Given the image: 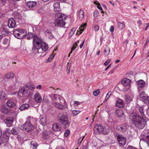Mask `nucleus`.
Masks as SVG:
<instances>
[{"label":"nucleus","instance_id":"f257e3e1","mask_svg":"<svg viewBox=\"0 0 149 149\" xmlns=\"http://www.w3.org/2000/svg\"><path fill=\"white\" fill-rule=\"evenodd\" d=\"M138 111L139 114L135 112H132L130 114V118L136 127L141 129L146 125V122L145 119L146 117L145 113L146 108L143 106H140L138 108Z\"/></svg>","mask_w":149,"mask_h":149},{"label":"nucleus","instance_id":"f03ea898","mask_svg":"<svg viewBox=\"0 0 149 149\" xmlns=\"http://www.w3.org/2000/svg\"><path fill=\"white\" fill-rule=\"evenodd\" d=\"M33 44L32 51H37L39 53L45 52L48 48L47 45L43 42L41 38L36 34L34 35Z\"/></svg>","mask_w":149,"mask_h":149},{"label":"nucleus","instance_id":"7ed1b4c3","mask_svg":"<svg viewBox=\"0 0 149 149\" xmlns=\"http://www.w3.org/2000/svg\"><path fill=\"white\" fill-rule=\"evenodd\" d=\"M35 88V86L33 85L26 84L25 86L22 87L19 90V93L22 94L23 96H28L31 93L30 90H33Z\"/></svg>","mask_w":149,"mask_h":149},{"label":"nucleus","instance_id":"20e7f679","mask_svg":"<svg viewBox=\"0 0 149 149\" xmlns=\"http://www.w3.org/2000/svg\"><path fill=\"white\" fill-rule=\"evenodd\" d=\"M58 121L66 128L69 126L70 122L67 115L63 113H59L58 115Z\"/></svg>","mask_w":149,"mask_h":149},{"label":"nucleus","instance_id":"39448f33","mask_svg":"<svg viewBox=\"0 0 149 149\" xmlns=\"http://www.w3.org/2000/svg\"><path fill=\"white\" fill-rule=\"evenodd\" d=\"M26 33V31L25 29H17L14 30L13 32V34L15 37L18 39L23 38Z\"/></svg>","mask_w":149,"mask_h":149},{"label":"nucleus","instance_id":"423d86ee","mask_svg":"<svg viewBox=\"0 0 149 149\" xmlns=\"http://www.w3.org/2000/svg\"><path fill=\"white\" fill-rule=\"evenodd\" d=\"M20 129L26 132H28L33 129V126L31 122L26 121L25 123L21 126Z\"/></svg>","mask_w":149,"mask_h":149},{"label":"nucleus","instance_id":"0eeeda50","mask_svg":"<svg viewBox=\"0 0 149 149\" xmlns=\"http://www.w3.org/2000/svg\"><path fill=\"white\" fill-rule=\"evenodd\" d=\"M139 97L140 100L144 104H147L149 102V96L144 92L140 93Z\"/></svg>","mask_w":149,"mask_h":149},{"label":"nucleus","instance_id":"6e6552de","mask_svg":"<svg viewBox=\"0 0 149 149\" xmlns=\"http://www.w3.org/2000/svg\"><path fill=\"white\" fill-rule=\"evenodd\" d=\"M104 127L100 124H97L94 126V132L95 134H99L104 131Z\"/></svg>","mask_w":149,"mask_h":149},{"label":"nucleus","instance_id":"1a4fd4ad","mask_svg":"<svg viewBox=\"0 0 149 149\" xmlns=\"http://www.w3.org/2000/svg\"><path fill=\"white\" fill-rule=\"evenodd\" d=\"M116 136L119 144L122 146H124L126 143V138L122 135L118 134H116Z\"/></svg>","mask_w":149,"mask_h":149},{"label":"nucleus","instance_id":"9d476101","mask_svg":"<svg viewBox=\"0 0 149 149\" xmlns=\"http://www.w3.org/2000/svg\"><path fill=\"white\" fill-rule=\"evenodd\" d=\"M128 127V125L127 124H123L118 125L116 129L119 132L122 133H124L127 131Z\"/></svg>","mask_w":149,"mask_h":149},{"label":"nucleus","instance_id":"9b49d317","mask_svg":"<svg viewBox=\"0 0 149 149\" xmlns=\"http://www.w3.org/2000/svg\"><path fill=\"white\" fill-rule=\"evenodd\" d=\"M14 120V117L11 116L7 117L4 119V121L6 123L7 126L8 127L12 126L13 122Z\"/></svg>","mask_w":149,"mask_h":149},{"label":"nucleus","instance_id":"f8f14e48","mask_svg":"<svg viewBox=\"0 0 149 149\" xmlns=\"http://www.w3.org/2000/svg\"><path fill=\"white\" fill-rule=\"evenodd\" d=\"M115 115L116 116L119 118H122V120L125 119V115L124 114L123 110L119 109L115 111Z\"/></svg>","mask_w":149,"mask_h":149},{"label":"nucleus","instance_id":"ddd939ff","mask_svg":"<svg viewBox=\"0 0 149 149\" xmlns=\"http://www.w3.org/2000/svg\"><path fill=\"white\" fill-rule=\"evenodd\" d=\"M64 20L62 19H56L54 20V24L55 26H63L65 24Z\"/></svg>","mask_w":149,"mask_h":149},{"label":"nucleus","instance_id":"4468645a","mask_svg":"<svg viewBox=\"0 0 149 149\" xmlns=\"http://www.w3.org/2000/svg\"><path fill=\"white\" fill-rule=\"evenodd\" d=\"M16 23L15 20L13 18H9L8 21V26L9 28H13L15 27Z\"/></svg>","mask_w":149,"mask_h":149},{"label":"nucleus","instance_id":"2eb2a0df","mask_svg":"<svg viewBox=\"0 0 149 149\" xmlns=\"http://www.w3.org/2000/svg\"><path fill=\"white\" fill-rule=\"evenodd\" d=\"M34 99L35 102L37 103H40L42 101L41 96L38 93H37L35 94Z\"/></svg>","mask_w":149,"mask_h":149},{"label":"nucleus","instance_id":"dca6fc26","mask_svg":"<svg viewBox=\"0 0 149 149\" xmlns=\"http://www.w3.org/2000/svg\"><path fill=\"white\" fill-rule=\"evenodd\" d=\"M131 80L128 78H125L121 81V84L124 86H128L131 83Z\"/></svg>","mask_w":149,"mask_h":149},{"label":"nucleus","instance_id":"f3484780","mask_svg":"<svg viewBox=\"0 0 149 149\" xmlns=\"http://www.w3.org/2000/svg\"><path fill=\"white\" fill-rule=\"evenodd\" d=\"M52 129L55 131H59L61 129V126L58 123H55L52 126Z\"/></svg>","mask_w":149,"mask_h":149},{"label":"nucleus","instance_id":"a211bd4d","mask_svg":"<svg viewBox=\"0 0 149 149\" xmlns=\"http://www.w3.org/2000/svg\"><path fill=\"white\" fill-rule=\"evenodd\" d=\"M55 17L61 19V20H65L67 16L64 14L60 13H57L55 15Z\"/></svg>","mask_w":149,"mask_h":149},{"label":"nucleus","instance_id":"6ab92c4d","mask_svg":"<svg viewBox=\"0 0 149 149\" xmlns=\"http://www.w3.org/2000/svg\"><path fill=\"white\" fill-rule=\"evenodd\" d=\"M115 106L120 108H122L123 107V104L122 100L119 99L116 101Z\"/></svg>","mask_w":149,"mask_h":149},{"label":"nucleus","instance_id":"aec40b11","mask_svg":"<svg viewBox=\"0 0 149 149\" xmlns=\"http://www.w3.org/2000/svg\"><path fill=\"white\" fill-rule=\"evenodd\" d=\"M54 9L56 11H59L61 10L60 7V3L58 2H56L53 5Z\"/></svg>","mask_w":149,"mask_h":149},{"label":"nucleus","instance_id":"412c9836","mask_svg":"<svg viewBox=\"0 0 149 149\" xmlns=\"http://www.w3.org/2000/svg\"><path fill=\"white\" fill-rule=\"evenodd\" d=\"M37 2L33 1H29L27 2V5L29 8L34 7L37 4Z\"/></svg>","mask_w":149,"mask_h":149},{"label":"nucleus","instance_id":"4be33fe9","mask_svg":"<svg viewBox=\"0 0 149 149\" xmlns=\"http://www.w3.org/2000/svg\"><path fill=\"white\" fill-rule=\"evenodd\" d=\"M77 15L80 20L82 19L84 16V13L83 10L81 9L80 11L77 12Z\"/></svg>","mask_w":149,"mask_h":149},{"label":"nucleus","instance_id":"5701e85b","mask_svg":"<svg viewBox=\"0 0 149 149\" xmlns=\"http://www.w3.org/2000/svg\"><path fill=\"white\" fill-rule=\"evenodd\" d=\"M137 84L141 88H142L145 85L146 83L143 80H140L137 81Z\"/></svg>","mask_w":149,"mask_h":149},{"label":"nucleus","instance_id":"b1692460","mask_svg":"<svg viewBox=\"0 0 149 149\" xmlns=\"http://www.w3.org/2000/svg\"><path fill=\"white\" fill-rule=\"evenodd\" d=\"M8 107L10 108H13L15 105V104L11 100H8L6 103Z\"/></svg>","mask_w":149,"mask_h":149},{"label":"nucleus","instance_id":"393cba45","mask_svg":"<svg viewBox=\"0 0 149 149\" xmlns=\"http://www.w3.org/2000/svg\"><path fill=\"white\" fill-rule=\"evenodd\" d=\"M143 140L147 143L149 147V132L147 133V134L144 136Z\"/></svg>","mask_w":149,"mask_h":149},{"label":"nucleus","instance_id":"a878e982","mask_svg":"<svg viewBox=\"0 0 149 149\" xmlns=\"http://www.w3.org/2000/svg\"><path fill=\"white\" fill-rule=\"evenodd\" d=\"M29 104H24L20 107L19 109L22 111L28 109L29 108Z\"/></svg>","mask_w":149,"mask_h":149},{"label":"nucleus","instance_id":"bb28decb","mask_svg":"<svg viewBox=\"0 0 149 149\" xmlns=\"http://www.w3.org/2000/svg\"><path fill=\"white\" fill-rule=\"evenodd\" d=\"M7 133H8V132H3V136L5 138V139H3V142L5 143H7L9 140V137L7 135Z\"/></svg>","mask_w":149,"mask_h":149},{"label":"nucleus","instance_id":"cd10ccee","mask_svg":"<svg viewBox=\"0 0 149 149\" xmlns=\"http://www.w3.org/2000/svg\"><path fill=\"white\" fill-rule=\"evenodd\" d=\"M118 26V28L120 30H122L125 26V23L123 21L122 22L117 21Z\"/></svg>","mask_w":149,"mask_h":149},{"label":"nucleus","instance_id":"c85d7f7f","mask_svg":"<svg viewBox=\"0 0 149 149\" xmlns=\"http://www.w3.org/2000/svg\"><path fill=\"white\" fill-rule=\"evenodd\" d=\"M14 76L13 73H9L5 74L4 78L7 79H10L13 78Z\"/></svg>","mask_w":149,"mask_h":149},{"label":"nucleus","instance_id":"c756f323","mask_svg":"<svg viewBox=\"0 0 149 149\" xmlns=\"http://www.w3.org/2000/svg\"><path fill=\"white\" fill-rule=\"evenodd\" d=\"M11 132L12 134L13 135H17L19 133L18 129L15 127L13 128L11 130Z\"/></svg>","mask_w":149,"mask_h":149},{"label":"nucleus","instance_id":"7c9ffc66","mask_svg":"<svg viewBox=\"0 0 149 149\" xmlns=\"http://www.w3.org/2000/svg\"><path fill=\"white\" fill-rule=\"evenodd\" d=\"M86 26V24H84L81 25V29H80L79 28V31H77V34H81L82 32L84 31V28Z\"/></svg>","mask_w":149,"mask_h":149},{"label":"nucleus","instance_id":"2f4dec72","mask_svg":"<svg viewBox=\"0 0 149 149\" xmlns=\"http://www.w3.org/2000/svg\"><path fill=\"white\" fill-rule=\"evenodd\" d=\"M107 47L105 49L104 51V55L105 56L108 55L110 52V48L106 45Z\"/></svg>","mask_w":149,"mask_h":149},{"label":"nucleus","instance_id":"473e14b6","mask_svg":"<svg viewBox=\"0 0 149 149\" xmlns=\"http://www.w3.org/2000/svg\"><path fill=\"white\" fill-rule=\"evenodd\" d=\"M50 97L52 101L57 100L58 99H59V96L56 94L52 95V96H50Z\"/></svg>","mask_w":149,"mask_h":149},{"label":"nucleus","instance_id":"72a5a7b5","mask_svg":"<svg viewBox=\"0 0 149 149\" xmlns=\"http://www.w3.org/2000/svg\"><path fill=\"white\" fill-rule=\"evenodd\" d=\"M10 109L7 107H4L1 109V111L5 114H7L9 113Z\"/></svg>","mask_w":149,"mask_h":149},{"label":"nucleus","instance_id":"f704fd0d","mask_svg":"<svg viewBox=\"0 0 149 149\" xmlns=\"http://www.w3.org/2000/svg\"><path fill=\"white\" fill-rule=\"evenodd\" d=\"M125 98L127 103H129L132 100V98L129 95H125Z\"/></svg>","mask_w":149,"mask_h":149},{"label":"nucleus","instance_id":"c9c22d12","mask_svg":"<svg viewBox=\"0 0 149 149\" xmlns=\"http://www.w3.org/2000/svg\"><path fill=\"white\" fill-rule=\"evenodd\" d=\"M34 35L31 32H29L27 34V38L28 40H30L32 38H33Z\"/></svg>","mask_w":149,"mask_h":149},{"label":"nucleus","instance_id":"e433bc0d","mask_svg":"<svg viewBox=\"0 0 149 149\" xmlns=\"http://www.w3.org/2000/svg\"><path fill=\"white\" fill-rule=\"evenodd\" d=\"M54 106L57 108L62 109L63 108V106L58 103H55L54 104Z\"/></svg>","mask_w":149,"mask_h":149},{"label":"nucleus","instance_id":"4c0bfd02","mask_svg":"<svg viewBox=\"0 0 149 149\" xmlns=\"http://www.w3.org/2000/svg\"><path fill=\"white\" fill-rule=\"evenodd\" d=\"M39 122L42 125H45L46 123V121L45 118H40Z\"/></svg>","mask_w":149,"mask_h":149},{"label":"nucleus","instance_id":"58836bf2","mask_svg":"<svg viewBox=\"0 0 149 149\" xmlns=\"http://www.w3.org/2000/svg\"><path fill=\"white\" fill-rule=\"evenodd\" d=\"M43 137L44 139L46 140L49 137L47 133L46 132H42Z\"/></svg>","mask_w":149,"mask_h":149},{"label":"nucleus","instance_id":"ea45409f","mask_svg":"<svg viewBox=\"0 0 149 149\" xmlns=\"http://www.w3.org/2000/svg\"><path fill=\"white\" fill-rule=\"evenodd\" d=\"M31 145L33 146V148L36 149L37 146V143L34 141H32L31 143Z\"/></svg>","mask_w":149,"mask_h":149},{"label":"nucleus","instance_id":"a19ab883","mask_svg":"<svg viewBox=\"0 0 149 149\" xmlns=\"http://www.w3.org/2000/svg\"><path fill=\"white\" fill-rule=\"evenodd\" d=\"M10 32L8 31V30H7L6 29H3V31H2L1 32V33L4 35H7L8 34H9L10 33Z\"/></svg>","mask_w":149,"mask_h":149},{"label":"nucleus","instance_id":"79ce46f5","mask_svg":"<svg viewBox=\"0 0 149 149\" xmlns=\"http://www.w3.org/2000/svg\"><path fill=\"white\" fill-rule=\"evenodd\" d=\"M112 93V92L111 91L109 92L107 94L106 97L105 98V100L104 101H106L109 97L110 95H111Z\"/></svg>","mask_w":149,"mask_h":149},{"label":"nucleus","instance_id":"37998d69","mask_svg":"<svg viewBox=\"0 0 149 149\" xmlns=\"http://www.w3.org/2000/svg\"><path fill=\"white\" fill-rule=\"evenodd\" d=\"M80 112V111L74 110L72 111V113L73 116H75L78 114Z\"/></svg>","mask_w":149,"mask_h":149},{"label":"nucleus","instance_id":"c03bdc74","mask_svg":"<svg viewBox=\"0 0 149 149\" xmlns=\"http://www.w3.org/2000/svg\"><path fill=\"white\" fill-rule=\"evenodd\" d=\"M85 137L84 136H83L80 138L78 140V143L79 145H80V144L81 143V142L84 139Z\"/></svg>","mask_w":149,"mask_h":149},{"label":"nucleus","instance_id":"a18cd8bd","mask_svg":"<svg viewBox=\"0 0 149 149\" xmlns=\"http://www.w3.org/2000/svg\"><path fill=\"white\" fill-rule=\"evenodd\" d=\"M117 68V66H115L109 72L108 74H112L114 70Z\"/></svg>","mask_w":149,"mask_h":149},{"label":"nucleus","instance_id":"49530a36","mask_svg":"<svg viewBox=\"0 0 149 149\" xmlns=\"http://www.w3.org/2000/svg\"><path fill=\"white\" fill-rule=\"evenodd\" d=\"M100 92V90L99 89H97L93 91V93L94 95L97 96L98 94Z\"/></svg>","mask_w":149,"mask_h":149},{"label":"nucleus","instance_id":"de8ad7c7","mask_svg":"<svg viewBox=\"0 0 149 149\" xmlns=\"http://www.w3.org/2000/svg\"><path fill=\"white\" fill-rule=\"evenodd\" d=\"M78 46L77 42H75L73 45V46L72 47V51H73Z\"/></svg>","mask_w":149,"mask_h":149},{"label":"nucleus","instance_id":"09e8293b","mask_svg":"<svg viewBox=\"0 0 149 149\" xmlns=\"http://www.w3.org/2000/svg\"><path fill=\"white\" fill-rule=\"evenodd\" d=\"M70 131L69 130H67L65 131L64 133V135L65 137L68 136L69 134Z\"/></svg>","mask_w":149,"mask_h":149},{"label":"nucleus","instance_id":"8fccbe9b","mask_svg":"<svg viewBox=\"0 0 149 149\" xmlns=\"http://www.w3.org/2000/svg\"><path fill=\"white\" fill-rule=\"evenodd\" d=\"M105 131L104 132V134L105 135L108 134L110 132V130L109 128H106Z\"/></svg>","mask_w":149,"mask_h":149},{"label":"nucleus","instance_id":"3c124183","mask_svg":"<svg viewBox=\"0 0 149 149\" xmlns=\"http://www.w3.org/2000/svg\"><path fill=\"white\" fill-rule=\"evenodd\" d=\"M99 14V12L97 10H95L94 12V16L95 17H97Z\"/></svg>","mask_w":149,"mask_h":149},{"label":"nucleus","instance_id":"603ef678","mask_svg":"<svg viewBox=\"0 0 149 149\" xmlns=\"http://www.w3.org/2000/svg\"><path fill=\"white\" fill-rule=\"evenodd\" d=\"M8 42V40L7 39L5 38L4 39L3 42V44L4 45H6L7 44Z\"/></svg>","mask_w":149,"mask_h":149},{"label":"nucleus","instance_id":"864d4df0","mask_svg":"<svg viewBox=\"0 0 149 149\" xmlns=\"http://www.w3.org/2000/svg\"><path fill=\"white\" fill-rule=\"evenodd\" d=\"M111 61V59H109L108 60H107V61H106L104 63V65L105 66H107V65Z\"/></svg>","mask_w":149,"mask_h":149},{"label":"nucleus","instance_id":"5fc2aeb1","mask_svg":"<svg viewBox=\"0 0 149 149\" xmlns=\"http://www.w3.org/2000/svg\"><path fill=\"white\" fill-rule=\"evenodd\" d=\"M99 5H98L97 6V8L99 9H100L101 10V13H104V12L102 11V7L100 5V4L99 3Z\"/></svg>","mask_w":149,"mask_h":149},{"label":"nucleus","instance_id":"6e6d98bb","mask_svg":"<svg viewBox=\"0 0 149 149\" xmlns=\"http://www.w3.org/2000/svg\"><path fill=\"white\" fill-rule=\"evenodd\" d=\"M94 30L95 31H97L99 29V27L97 25H96L94 27Z\"/></svg>","mask_w":149,"mask_h":149},{"label":"nucleus","instance_id":"4d7b16f0","mask_svg":"<svg viewBox=\"0 0 149 149\" xmlns=\"http://www.w3.org/2000/svg\"><path fill=\"white\" fill-rule=\"evenodd\" d=\"M127 149H136V148L132 146H129L127 147Z\"/></svg>","mask_w":149,"mask_h":149},{"label":"nucleus","instance_id":"13d9d810","mask_svg":"<svg viewBox=\"0 0 149 149\" xmlns=\"http://www.w3.org/2000/svg\"><path fill=\"white\" fill-rule=\"evenodd\" d=\"M146 113L149 117V108H146Z\"/></svg>","mask_w":149,"mask_h":149},{"label":"nucleus","instance_id":"bf43d9fd","mask_svg":"<svg viewBox=\"0 0 149 149\" xmlns=\"http://www.w3.org/2000/svg\"><path fill=\"white\" fill-rule=\"evenodd\" d=\"M86 148L87 146L86 144L84 145L83 144L82 147H81V149H86Z\"/></svg>","mask_w":149,"mask_h":149},{"label":"nucleus","instance_id":"052dcab7","mask_svg":"<svg viewBox=\"0 0 149 149\" xmlns=\"http://www.w3.org/2000/svg\"><path fill=\"white\" fill-rule=\"evenodd\" d=\"M109 123L110 122H111L112 123H113V124L115 123V121L113 120L112 119L110 118L109 121Z\"/></svg>","mask_w":149,"mask_h":149},{"label":"nucleus","instance_id":"680f3d73","mask_svg":"<svg viewBox=\"0 0 149 149\" xmlns=\"http://www.w3.org/2000/svg\"><path fill=\"white\" fill-rule=\"evenodd\" d=\"M132 73H133V72H129V73L127 74V76H128V77H129L130 78L131 77L129 76V75H131L133 77V75L132 74Z\"/></svg>","mask_w":149,"mask_h":149},{"label":"nucleus","instance_id":"e2e57ef3","mask_svg":"<svg viewBox=\"0 0 149 149\" xmlns=\"http://www.w3.org/2000/svg\"><path fill=\"white\" fill-rule=\"evenodd\" d=\"M114 27L113 26H111L110 29V31L111 32H113L114 31Z\"/></svg>","mask_w":149,"mask_h":149},{"label":"nucleus","instance_id":"0e129e2a","mask_svg":"<svg viewBox=\"0 0 149 149\" xmlns=\"http://www.w3.org/2000/svg\"><path fill=\"white\" fill-rule=\"evenodd\" d=\"M36 88L37 89H42L41 85H38L37 86Z\"/></svg>","mask_w":149,"mask_h":149},{"label":"nucleus","instance_id":"69168bd1","mask_svg":"<svg viewBox=\"0 0 149 149\" xmlns=\"http://www.w3.org/2000/svg\"><path fill=\"white\" fill-rule=\"evenodd\" d=\"M149 36H148V37L147 38L146 42L144 45V46H146L147 43L149 42Z\"/></svg>","mask_w":149,"mask_h":149},{"label":"nucleus","instance_id":"338daca9","mask_svg":"<svg viewBox=\"0 0 149 149\" xmlns=\"http://www.w3.org/2000/svg\"><path fill=\"white\" fill-rule=\"evenodd\" d=\"M85 40H84L83 42H82L81 43V44L80 45V48H81L82 47V46H83V45L84 44V42H85Z\"/></svg>","mask_w":149,"mask_h":149},{"label":"nucleus","instance_id":"774afa93","mask_svg":"<svg viewBox=\"0 0 149 149\" xmlns=\"http://www.w3.org/2000/svg\"><path fill=\"white\" fill-rule=\"evenodd\" d=\"M3 4V5H4L6 1V0H0Z\"/></svg>","mask_w":149,"mask_h":149}]
</instances>
